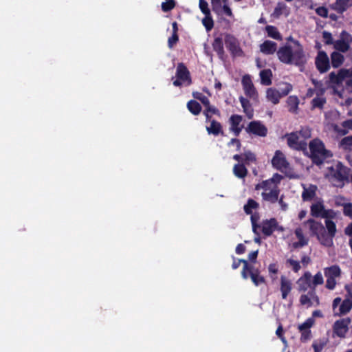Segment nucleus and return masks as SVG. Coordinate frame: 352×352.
Masks as SVG:
<instances>
[{"label": "nucleus", "mask_w": 352, "mask_h": 352, "mask_svg": "<svg viewBox=\"0 0 352 352\" xmlns=\"http://www.w3.org/2000/svg\"><path fill=\"white\" fill-rule=\"evenodd\" d=\"M294 47L285 44L277 50V43L270 40H266L259 46L260 51L265 55H272L276 52L278 60L287 65H294L297 67H304L307 63V57L303 46L292 36L288 38Z\"/></svg>", "instance_id": "obj_1"}, {"label": "nucleus", "mask_w": 352, "mask_h": 352, "mask_svg": "<svg viewBox=\"0 0 352 352\" xmlns=\"http://www.w3.org/2000/svg\"><path fill=\"white\" fill-rule=\"evenodd\" d=\"M325 227L320 222L309 219L306 223L309 225L310 230L316 235L322 245L331 247L333 243V238L336 234V223L331 219H325Z\"/></svg>", "instance_id": "obj_2"}, {"label": "nucleus", "mask_w": 352, "mask_h": 352, "mask_svg": "<svg viewBox=\"0 0 352 352\" xmlns=\"http://www.w3.org/2000/svg\"><path fill=\"white\" fill-rule=\"evenodd\" d=\"M351 172L350 168L341 162H338L333 166L327 168V173L324 177L332 186L342 188L346 184L349 183Z\"/></svg>", "instance_id": "obj_3"}, {"label": "nucleus", "mask_w": 352, "mask_h": 352, "mask_svg": "<svg viewBox=\"0 0 352 352\" xmlns=\"http://www.w3.org/2000/svg\"><path fill=\"white\" fill-rule=\"evenodd\" d=\"M345 82L342 91L345 90L349 94H352V67L349 69L342 68L336 74L331 72L329 74L328 82L329 86L334 89L336 87H339Z\"/></svg>", "instance_id": "obj_4"}, {"label": "nucleus", "mask_w": 352, "mask_h": 352, "mask_svg": "<svg viewBox=\"0 0 352 352\" xmlns=\"http://www.w3.org/2000/svg\"><path fill=\"white\" fill-rule=\"evenodd\" d=\"M309 157L313 164L317 166L322 164L327 159L333 156L332 152L327 149L324 144L318 138L312 140L309 144Z\"/></svg>", "instance_id": "obj_5"}, {"label": "nucleus", "mask_w": 352, "mask_h": 352, "mask_svg": "<svg viewBox=\"0 0 352 352\" xmlns=\"http://www.w3.org/2000/svg\"><path fill=\"white\" fill-rule=\"evenodd\" d=\"M292 85L289 82H282L280 84L279 89L274 87L268 88L266 91V98L268 101L274 104H277L280 99L287 96L292 90Z\"/></svg>", "instance_id": "obj_6"}, {"label": "nucleus", "mask_w": 352, "mask_h": 352, "mask_svg": "<svg viewBox=\"0 0 352 352\" xmlns=\"http://www.w3.org/2000/svg\"><path fill=\"white\" fill-rule=\"evenodd\" d=\"M324 274L327 278L325 287L333 290L336 285V278L341 276V269L338 265H333L324 269Z\"/></svg>", "instance_id": "obj_7"}, {"label": "nucleus", "mask_w": 352, "mask_h": 352, "mask_svg": "<svg viewBox=\"0 0 352 352\" xmlns=\"http://www.w3.org/2000/svg\"><path fill=\"white\" fill-rule=\"evenodd\" d=\"M224 41L227 49L232 57H242L244 56V52L240 47V43L234 35L226 33L224 36Z\"/></svg>", "instance_id": "obj_8"}, {"label": "nucleus", "mask_w": 352, "mask_h": 352, "mask_svg": "<svg viewBox=\"0 0 352 352\" xmlns=\"http://www.w3.org/2000/svg\"><path fill=\"white\" fill-rule=\"evenodd\" d=\"M287 145L289 148L296 151L307 152V144L305 140H302L298 133L292 132L285 135Z\"/></svg>", "instance_id": "obj_9"}, {"label": "nucleus", "mask_w": 352, "mask_h": 352, "mask_svg": "<svg viewBox=\"0 0 352 352\" xmlns=\"http://www.w3.org/2000/svg\"><path fill=\"white\" fill-rule=\"evenodd\" d=\"M260 228H261V232L265 236H271L275 230L279 232L285 230V228L280 226L277 219L274 217L263 220L260 225Z\"/></svg>", "instance_id": "obj_10"}, {"label": "nucleus", "mask_w": 352, "mask_h": 352, "mask_svg": "<svg viewBox=\"0 0 352 352\" xmlns=\"http://www.w3.org/2000/svg\"><path fill=\"white\" fill-rule=\"evenodd\" d=\"M351 322V320L349 317L336 320L333 325V334L340 338H345Z\"/></svg>", "instance_id": "obj_11"}, {"label": "nucleus", "mask_w": 352, "mask_h": 352, "mask_svg": "<svg viewBox=\"0 0 352 352\" xmlns=\"http://www.w3.org/2000/svg\"><path fill=\"white\" fill-rule=\"evenodd\" d=\"M352 41V36L346 31L343 30L340 34V39L334 42L333 47L336 52L345 53L350 48V43Z\"/></svg>", "instance_id": "obj_12"}, {"label": "nucleus", "mask_w": 352, "mask_h": 352, "mask_svg": "<svg viewBox=\"0 0 352 352\" xmlns=\"http://www.w3.org/2000/svg\"><path fill=\"white\" fill-rule=\"evenodd\" d=\"M263 189V191L261 192V197L263 201L274 204H276L278 200V196L280 195V188L278 186H270V188H260V190Z\"/></svg>", "instance_id": "obj_13"}, {"label": "nucleus", "mask_w": 352, "mask_h": 352, "mask_svg": "<svg viewBox=\"0 0 352 352\" xmlns=\"http://www.w3.org/2000/svg\"><path fill=\"white\" fill-rule=\"evenodd\" d=\"M315 65L318 71L320 74H324L328 72L331 67L329 58L327 53L323 50L318 52L317 56L315 58Z\"/></svg>", "instance_id": "obj_14"}, {"label": "nucleus", "mask_w": 352, "mask_h": 352, "mask_svg": "<svg viewBox=\"0 0 352 352\" xmlns=\"http://www.w3.org/2000/svg\"><path fill=\"white\" fill-rule=\"evenodd\" d=\"M245 272L247 277L242 278L245 280L250 278L255 286L265 283V278L261 274L260 270L255 267L252 264H250Z\"/></svg>", "instance_id": "obj_15"}, {"label": "nucleus", "mask_w": 352, "mask_h": 352, "mask_svg": "<svg viewBox=\"0 0 352 352\" xmlns=\"http://www.w3.org/2000/svg\"><path fill=\"white\" fill-rule=\"evenodd\" d=\"M245 131L249 134L265 137L267 134V128L261 121L254 120L248 124Z\"/></svg>", "instance_id": "obj_16"}, {"label": "nucleus", "mask_w": 352, "mask_h": 352, "mask_svg": "<svg viewBox=\"0 0 352 352\" xmlns=\"http://www.w3.org/2000/svg\"><path fill=\"white\" fill-rule=\"evenodd\" d=\"M243 117L241 115L233 114L232 115L228 122L230 124L229 131L232 132L236 137L239 136L244 128L243 124H242Z\"/></svg>", "instance_id": "obj_17"}, {"label": "nucleus", "mask_w": 352, "mask_h": 352, "mask_svg": "<svg viewBox=\"0 0 352 352\" xmlns=\"http://www.w3.org/2000/svg\"><path fill=\"white\" fill-rule=\"evenodd\" d=\"M272 164L274 168L283 172L287 170L289 164L287 162L285 155L279 150L275 152V154L272 160Z\"/></svg>", "instance_id": "obj_18"}, {"label": "nucleus", "mask_w": 352, "mask_h": 352, "mask_svg": "<svg viewBox=\"0 0 352 352\" xmlns=\"http://www.w3.org/2000/svg\"><path fill=\"white\" fill-rule=\"evenodd\" d=\"M176 78L182 80L187 86L192 84V78L190 72L183 63L177 64L176 69Z\"/></svg>", "instance_id": "obj_19"}, {"label": "nucleus", "mask_w": 352, "mask_h": 352, "mask_svg": "<svg viewBox=\"0 0 352 352\" xmlns=\"http://www.w3.org/2000/svg\"><path fill=\"white\" fill-rule=\"evenodd\" d=\"M283 179V177L278 174L274 173L273 176L266 180H263L255 186V190H259L260 188H270V186H278V184L280 183L281 180Z\"/></svg>", "instance_id": "obj_20"}, {"label": "nucleus", "mask_w": 352, "mask_h": 352, "mask_svg": "<svg viewBox=\"0 0 352 352\" xmlns=\"http://www.w3.org/2000/svg\"><path fill=\"white\" fill-rule=\"evenodd\" d=\"M207 123H210L209 126H206V131L209 135H212L215 137L224 135L223 126L221 122L210 118V120L208 121Z\"/></svg>", "instance_id": "obj_21"}, {"label": "nucleus", "mask_w": 352, "mask_h": 352, "mask_svg": "<svg viewBox=\"0 0 352 352\" xmlns=\"http://www.w3.org/2000/svg\"><path fill=\"white\" fill-rule=\"evenodd\" d=\"M297 284L300 292H306L308 289L312 287L311 274L309 272H305L298 280Z\"/></svg>", "instance_id": "obj_22"}, {"label": "nucleus", "mask_w": 352, "mask_h": 352, "mask_svg": "<svg viewBox=\"0 0 352 352\" xmlns=\"http://www.w3.org/2000/svg\"><path fill=\"white\" fill-rule=\"evenodd\" d=\"M242 85L243 87L245 94L252 98L256 94V89L252 82L250 77L248 75L245 76L242 78Z\"/></svg>", "instance_id": "obj_23"}, {"label": "nucleus", "mask_w": 352, "mask_h": 352, "mask_svg": "<svg viewBox=\"0 0 352 352\" xmlns=\"http://www.w3.org/2000/svg\"><path fill=\"white\" fill-rule=\"evenodd\" d=\"M350 7H352V0H336L331 8L338 14H343Z\"/></svg>", "instance_id": "obj_24"}, {"label": "nucleus", "mask_w": 352, "mask_h": 352, "mask_svg": "<svg viewBox=\"0 0 352 352\" xmlns=\"http://www.w3.org/2000/svg\"><path fill=\"white\" fill-rule=\"evenodd\" d=\"M324 201L322 199H319L316 203L313 204L310 207L311 215L314 217L318 218L322 217V214L324 212Z\"/></svg>", "instance_id": "obj_25"}, {"label": "nucleus", "mask_w": 352, "mask_h": 352, "mask_svg": "<svg viewBox=\"0 0 352 352\" xmlns=\"http://www.w3.org/2000/svg\"><path fill=\"white\" fill-rule=\"evenodd\" d=\"M292 289V281L285 276L280 277V292L283 299H286Z\"/></svg>", "instance_id": "obj_26"}, {"label": "nucleus", "mask_w": 352, "mask_h": 352, "mask_svg": "<svg viewBox=\"0 0 352 352\" xmlns=\"http://www.w3.org/2000/svg\"><path fill=\"white\" fill-rule=\"evenodd\" d=\"M213 50L217 53L221 60L225 57V51L223 48V38L221 36L215 37L212 43Z\"/></svg>", "instance_id": "obj_27"}, {"label": "nucleus", "mask_w": 352, "mask_h": 352, "mask_svg": "<svg viewBox=\"0 0 352 352\" xmlns=\"http://www.w3.org/2000/svg\"><path fill=\"white\" fill-rule=\"evenodd\" d=\"M317 186L316 185H310L308 188L303 186V190L301 195L302 199L304 201H311L316 195Z\"/></svg>", "instance_id": "obj_28"}, {"label": "nucleus", "mask_w": 352, "mask_h": 352, "mask_svg": "<svg viewBox=\"0 0 352 352\" xmlns=\"http://www.w3.org/2000/svg\"><path fill=\"white\" fill-rule=\"evenodd\" d=\"M287 106L288 111L292 113H298L300 100L296 96H289L287 99Z\"/></svg>", "instance_id": "obj_29"}, {"label": "nucleus", "mask_w": 352, "mask_h": 352, "mask_svg": "<svg viewBox=\"0 0 352 352\" xmlns=\"http://www.w3.org/2000/svg\"><path fill=\"white\" fill-rule=\"evenodd\" d=\"M203 113L206 117V122H208V121L210 120V118H212V115H216L218 117L221 116L220 110L216 107L211 105L210 102L205 107Z\"/></svg>", "instance_id": "obj_30"}, {"label": "nucleus", "mask_w": 352, "mask_h": 352, "mask_svg": "<svg viewBox=\"0 0 352 352\" xmlns=\"http://www.w3.org/2000/svg\"><path fill=\"white\" fill-rule=\"evenodd\" d=\"M344 61V56L338 52H333L331 54V64L333 68L340 67Z\"/></svg>", "instance_id": "obj_31"}, {"label": "nucleus", "mask_w": 352, "mask_h": 352, "mask_svg": "<svg viewBox=\"0 0 352 352\" xmlns=\"http://www.w3.org/2000/svg\"><path fill=\"white\" fill-rule=\"evenodd\" d=\"M239 101L243 109V112L245 113L249 119H251L254 116V110L250 101L243 96L239 98Z\"/></svg>", "instance_id": "obj_32"}, {"label": "nucleus", "mask_w": 352, "mask_h": 352, "mask_svg": "<svg viewBox=\"0 0 352 352\" xmlns=\"http://www.w3.org/2000/svg\"><path fill=\"white\" fill-rule=\"evenodd\" d=\"M243 263V269L241 270V276L247 277L246 276V270H248L249 266L251 263H250L247 260L245 259H236L233 256V263L232 265V267L233 270H236Z\"/></svg>", "instance_id": "obj_33"}, {"label": "nucleus", "mask_w": 352, "mask_h": 352, "mask_svg": "<svg viewBox=\"0 0 352 352\" xmlns=\"http://www.w3.org/2000/svg\"><path fill=\"white\" fill-rule=\"evenodd\" d=\"M233 173L236 177L243 179L247 176L248 170L243 163H238L233 167Z\"/></svg>", "instance_id": "obj_34"}, {"label": "nucleus", "mask_w": 352, "mask_h": 352, "mask_svg": "<svg viewBox=\"0 0 352 352\" xmlns=\"http://www.w3.org/2000/svg\"><path fill=\"white\" fill-rule=\"evenodd\" d=\"M260 78H261V82L263 85H270L272 83V72L271 69H266L261 70L260 72Z\"/></svg>", "instance_id": "obj_35"}, {"label": "nucleus", "mask_w": 352, "mask_h": 352, "mask_svg": "<svg viewBox=\"0 0 352 352\" xmlns=\"http://www.w3.org/2000/svg\"><path fill=\"white\" fill-rule=\"evenodd\" d=\"M294 233L298 239V241L294 243V248H301L307 244L308 241L305 238L302 230L300 228H296Z\"/></svg>", "instance_id": "obj_36"}, {"label": "nucleus", "mask_w": 352, "mask_h": 352, "mask_svg": "<svg viewBox=\"0 0 352 352\" xmlns=\"http://www.w3.org/2000/svg\"><path fill=\"white\" fill-rule=\"evenodd\" d=\"M188 111L194 116H198L202 109L201 104L195 100H190L187 103Z\"/></svg>", "instance_id": "obj_37"}, {"label": "nucleus", "mask_w": 352, "mask_h": 352, "mask_svg": "<svg viewBox=\"0 0 352 352\" xmlns=\"http://www.w3.org/2000/svg\"><path fill=\"white\" fill-rule=\"evenodd\" d=\"M352 309V301L349 299L344 300L340 305L339 313H336L335 315L342 316L349 313Z\"/></svg>", "instance_id": "obj_38"}, {"label": "nucleus", "mask_w": 352, "mask_h": 352, "mask_svg": "<svg viewBox=\"0 0 352 352\" xmlns=\"http://www.w3.org/2000/svg\"><path fill=\"white\" fill-rule=\"evenodd\" d=\"M265 31L267 34V36L270 38H272L274 39L281 41L282 40V36L280 33L278 32L276 27L274 25H266L265 27Z\"/></svg>", "instance_id": "obj_39"}, {"label": "nucleus", "mask_w": 352, "mask_h": 352, "mask_svg": "<svg viewBox=\"0 0 352 352\" xmlns=\"http://www.w3.org/2000/svg\"><path fill=\"white\" fill-rule=\"evenodd\" d=\"M259 208V204L252 199H248L247 204L244 205L243 210L245 214L252 213V210H256Z\"/></svg>", "instance_id": "obj_40"}, {"label": "nucleus", "mask_w": 352, "mask_h": 352, "mask_svg": "<svg viewBox=\"0 0 352 352\" xmlns=\"http://www.w3.org/2000/svg\"><path fill=\"white\" fill-rule=\"evenodd\" d=\"M340 147L344 151H352V135L343 138L340 142Z\"/></svg>", "instance_id": "obj_41"}, {"label": "nucleus", "mask_w": 352, "mask_h": 352, "mask_svg": "<svg viewBox=\"0 0 352 352\" xmlns=\"http://www.w3.org/2000/svg\"><path fill=\"white\" fill-rule=\"evenodd\" d=\"M250 214H251L250 220H251V223H252V231L255 234L258 235V229L260 228V225L258 224L257 222L260 219L259 214L258 212H255V213H252Z\"/></svg>", "instance_id": "obj_42"}, {"label": "nucleus", "mask_w": 352, "mask_h": 352, "mask_svg": "<svg viewBox=\"0 0 352 352\" xmlns=\"http://www.w3.org/2000/svg\"><path fill=\"white\" fill-rule=\"evenodd\" d=\"M201 22L207 32H210L214 28V21L211 14H206Z\"/></svg>", "instance_id": "obj_43"}, {"label": "nucleus", "mask_w": 352, "mask_h": 352, "mask_svg": "<svg viewBox=\"0 0 352 352\" xmlns=\"http://www.w3.org/2000/svg\"><path fill=\"white\" fill-rule=\"evenodd\" d=\"M256 160V155L250 151H245L243 154V163L245 165H249L251 162H255Z\"/></svg>", "instance_id": "obj_44"}, {"label": "nucleus", "mask_w": 352, "mask_h": 352, "mask_svg": "<svg viewBox=\"0 0 352 352\" xmlns=\"http://www.w3.org/2000/svg\"><path fill=\"white\" fill-rule=\"evenodd\" d=\"M287 6L283 2H278L274 8L273 15L275 17L278 18L280 15L284 13V11L287 10Z\"/></svg>", "instance_id": "obj_45"}, {"label": "nucleus", "mask_w": 352, "mask_h": 352, "mask_svg": "<svg viewBox=\"0 0 352 352\" xmlns=\"http://www.w3.org/2000/svg\"><path fill=\"white\" fill-rule=\"evenodd\" d=\"M326 99L324 98L316 97L311 100L312 109L318 108L323 109Z\"/></svg>", "instance_id": "obj_46"}, {"label": "nucleus", "mask_w": 352, "mask_h": 352, "mask_svg": "<svg viewBox=\"0 0 352 352\" xmlns=\"http://www.w3.org/2000/svg\"><path fill=\"white\" fill-rule=\"evenodd\" d=\"M296 133H298L302 140H305V141L311 136V129L307 126L302 127L300 131H296Z\"/></svg>", "instance_id": "obj_47"}, {"label": "nucleus", "mask_w": 352, "mask_h": 352, "mask_svg": "<svg viewBox=\"0 0 352 352\" xmlns=\"http://www.w3.org/2000/svg\"><path fill=\"white\" fill-rule=\"evenodd\" d=\"M192 96L195 99L199 100L204 104V107L208 105V104L210 103V100L208 98V97L204 96L202 93L198 91L193 92Z\"/></svg>", "instance_id": "obj_48"}, {"label": "nucleus", "mask_w": 352, "mask_h": 352, "mask_svg": "<svg viewBox=\"0 0 352 352\" xmlns=\"http://www.w3.org/2000/svg\"><path fill=\"white\" fill-rule=\"evenodd\" d=\"M268 272L270 278L272 280L277 278V274L278 272V268L276 263H271L268 266Z\"/></svg>", "instance_id": "obj_49"}, {"label": "nucleus", "mask_w": 352, "mask_h": 352, "mask_svg": "<svg viewBox=\"0 0 352 352\" xmlns=\"http://www.w3.org/2000/svg\"><path fill=\"white\" fill-rule=\"evenodd\" d=\"M311 283L312 287H315L323 284L324 278L320 272H318L314 277L311 276Z\"/></svg>", "instance_id": "obj_50"}, {"label": "nucleus", "mask_w": 352, "mask_h": 352, "mask_svg": "<svg viewBox=\"0 0 352 352\" xmlns=\"http://www.w3.org/2000/svg\"><path fill=\"white\" fill-rule=\"evenodd\" d=\"M175 7V1L174 0L166 1L162 3V10L164 12H167L173 10Z\"/></svg>", "instance_id": "obj_51"}, {"label": "nucleus", "mask_w": 352, "mask_h": 352, "mask_svg": "<svg viewBox=\"0 0 352 352\" xmlns=\"http://www.w3.org/2000/svg\"><path fill=\"white\" fill-rule=\"evenodd\" d=\"M300 303L302 305H306L307 307H310L313 305V302L309 295L302 294L299 299Z\"/></svg>", "instance_id": "obj_52"}, {"label": "nucleus", "mask_w": 352, "mask_h": 352, "mask_svg": "<svg viewBox=\"0 0 352 352\" xmlns=\"http://www.w3.org/2000/svg\"><path fill=\"white\" fill-rule=\"evenodd\" d=\"M199 6L201 11V12L206 15L211 14L210 10L208 8V3L206 0H199Z\"/></svg>", "instance_id": "obj_53"}, {"label": "nucleus", "mask_w": 352, "mask_h": 352, "mask_svg": "<svg viewBox=\"0 0 352 352\" xmlns=\"http://www.w3.org/2000/svg\"><path fill=\"white\" fill-rule=\"evenodd\" d=\"M212 10L217 14H219L223 7L221 0H210Z\"/></svg>", "instance_id": "obj_54"}, {"label": "nucleus", "mask_w": 352, "mask_h": 352, "mask_svg": "<svg viewBox=\"0 0 352 352\" xmlns=\"http://www.w3.org/2000/svg\"><path fill=\"white\" fill-rule=\"evenodd\" d=\"M322 38L324 39V43L325 45H333L334 41L332 37L331 33L327 32V31H323L322 32Z\"/></svg>", "instance_id": "obj_55"}, {"label": "nucleus", "mask_w": 352, "mask_h": 352, "mask_svg": "<svg viewBox=\"0 0 352 352\" xmlns=\"http://www.w3.org/2000/svg\"><path fill=\"white\" fill-rule=\"evenodd\" d=\"M314 320L311 318L307 319L303 323L298 326L299 331H304L305 329H310L314 324Z\"/></svg>", "instance_id": "obj_56"}, {"label": "nucleus", "mask_w": 352, "mask_h": 352, "mask_svg": "<svg viewBox=\"0 0 352 352\" xmlns=\"http://www.w3.org/2000/svg\"><path fill=\"white\" fill-rule=\"evenodd\" d=\"M178 41H179L178 34H172V36H170L168 39V47L170 49L173 48V47L177 43Z\"/></svg>", "instance_id": "obj_57"}, {"label": "nucleus", "mask_w": 352, "mask_h": 352, "mask_svg": "<svg viewBox=\"0 0 352 352\" xmlns=\"http://www.w3.org/2000/svg\"><path fill=\"white\" fill-rule=\"evenodd\" d=\"M343 214L352 219V203L343 204Z\"/></svg>", "instance_id": "obj_58"}, {"label": "nucleus", "mask_w": 352, "mask_h": 352, "mask_svg": "<svg viewBox=\"0 0 352 352\" xmlns=\"http://www.w3.org/2000/svg\"><path fill=\"white\" fill-rule=\"evenodd\" d=\"M301 333L300 341L302 342H306L309 340L311 338V333L310 329H305L304 331H300Z\"/></svg>", "instance_id": "obj_59"}, {"label": "nucleus", "mask_w": 352, "mask_h": 352, "mask_svg": "<svg viewBox=\"0 0 352 352\" xmlns=\"http://www.w3.org/2000/svg\"><path fill=\"white\" fill-rule=\"evenodd\" d=\"M336 212L333 210L332 209H328V210H326L324 209V213L322 214V217L321 218H324V219H334L336 217Z\"/></svg>", "instance_id": "obj_60"}, {"label": "nucleus", "mask_w": 352, "mask_h": 352, "mask_svg": "<svg viewBox=\"0 0 352 352\" xmlns=\"http://www.w3.org/2000/svg\"><path fill=\"white\" fill-rule=\"evenodd\" d=\"M287 263L292 267L294 272H298L300 270V265L298 261L289 258L287 261Z\"/></svg>", "instance_id": "obj_61"}, {"label": "nucleus", "mask_w": 352, "mask_h": 352, "mask_svg": "<svg viewBox=\"0 0 352 352\" xmlns=\"http://www.w3.org/2000/svg\"><path fill=\"white\" fill-rule=\"evenodd\" d=\"M316 12L320 16L327 18L328 16V9L324 6H320L316 9Z\"/></svg>", "instance_id": "obj_62"}, {"label": "nucleus", "mask_w": 352, "mask_h": 352, "mask_svg": "<svg viewBox=\"0 0 352 352\" xmlns=\"http://www.w3.org/2000/svg\"><path fill=\"white\" fill-rule=\"evenodd\" d=\"M231 144L235 145L236 147V151H240L241 147V141L236 138H232L231 140L228 142V145L230 146Z\"/></svg>", "instance_id": "obj_63"}, {"label": "nucleus", "mask_w": 352, "mask_h": 352, "mask_svg": "<svg viewBox=\"0 0 352 352\" xmlns=\"http://www.w3.org/2000/svg\"><path fill=\"white\" fill-rule=\"evenodd\" d=\"M258 250H255V251L251 252L248 254V259H249V261L252 262V263H255L256 260L257 258V256H258Z\"/></svg>", "instance_id": "obj_64"}]
</instances>
